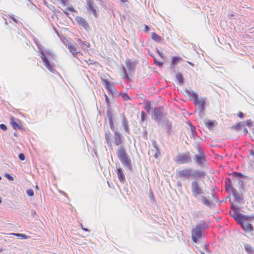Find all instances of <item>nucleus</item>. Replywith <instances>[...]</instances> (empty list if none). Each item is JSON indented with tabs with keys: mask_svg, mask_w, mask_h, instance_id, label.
Instances as JSON below:
<instances>
[{
	"mask_svg": "<svg viewBox=\"0 0 254 254\" xmlns=\"http://www.w3.org/2000/svg\"><path fill=\"white\" fill-rule=\"evenodd\" d=\"M185 93L188 96H191L193 97V103L194 105L198 107L199 115L200 117H203V112L205 108V98L201 97L199 99L197 93L193 90L185 89Z\"/></svg>",
	"mask_w": 254,
	"mask_h": 254,
	"instance_id": "obj_1",
	"label": "nucleus"
},
{
	"mask_svg": "<svg viewBox=\"0 0 254 254\" xmlns=\"http://www.w3.org/2000/svg\"><path fill=\"white\" fill-rule=\"evenodd\" d=\"M209 227L208 224L205 221L202 220L197 224L195 227L192 229L191 238L193 242L197 243L201 239L202 233Z\"/></svg>",
	"mask_w": 254,
	"mask_h": 254,
	"instance_id": "obj_2",
	"label": "nucleus"
},
{
	"mask_svg": "<svg viewBox=\"0 0 254 254\" xmlns=\"http://www.w3.org/2000/svg\"><path fill=\"white\" fill-rule=\"evenodd\" d=\"M117 155L124 167L131 170V160L128 157L126 148L124 146H120L117 149Z\"/></svg>",
	"mask_w": 254,
	"mask_h": 254,
	"instance_id": "obj_3",
	"label": "nucleus"
},
{
	"mask_svg": "<svg viewBox=\"0 0 254 254\" xmlns=\"http://www.w3.org/2000/svg\"><path fill=\"white\" fill-rule=\"evenodd\" d=\"M167 114L163 107H155L152 112L151 118L159 125L167 119Z\"/></svg>",
	"mask_w": 254,
	"mask_h": 254,
	"instance_id": "obj_4",
	"label": "nucleus"
},
{
	"mask_svg": "<svg viewBox=\"0 0 254 254\" xmlns=\"http://www.w3.org/2000/svg\"><path fill=\"white\" fill-rule=\"evenodd\" d=\"M238 206L234 205V204L231 205L230 215L234 219L237 223H242L243 220H250L251 217L248 215H243L240 212Z\"/></svg>",
	"mask_w": 254,
	"mask_h": 254,
	"instance_id": "obj_5",
	"label": "nucleus"
},
{
	"mask_svg": "<svg viewBox=\"0 0 254 254\" xmlns=\"http://www.w3.org/2000/svg\"><path fill=\"white\" fill-rule=\"evenodd\" d=\"M36 44L38 48L39 52L41 54V58L44 64V65L52 73H55L57 72L56 70L54 68V65L50 63L49 60L45 56L44 51L42 49V46L40 44H38L36 42Z\"/></svg>",
	"mask_w": 254,
	"mask_h": 254,
	"instance_id": "obj_6",
	"label": "nucleus"
},
{
	"mask_svg": "<svg viewBox=\"0 0 254 254\" xmlns=\"http://www.w3.org/2000/svg\"><path fill=\"white\" fill-rule=\"evenodd\" d=\"M190 187L192 194L194 197H197L198 195L203 193V189L202 187H200L198 181L195 180L192 181L191 182Z\"/></svg>",
	"mask_w": 254,
	"mask_h": 254,
	"instance_id": "obj_7",
	"label": "nucleus"
},
{
	"mask_svg": "<svg viewBox=\"0 0 254 254\" xmlns=\"http://www.w3.org/2000/svg\"><path fill=\"white\" fill-rule=\"evenodd\" d=\"M198 154L194 155L193 160L198 166L202 167L206 161V158L204 152L201 148L198 147Z\"/></svg>",
	"mask_w": 254,
	"mask_h": 254,
	"instance_id": "obj_8",
	"label": "nucleus"
},
{
	"mask_svg": "<svg viewBox=\"0 0 254 254\" xmlns=\"http://www.w3.org/2000/svg\"><path fill=\"white\" fill-rule=\"evenodd\" d=\"M176 162L177 164H179L191 163L192 159L190 153L188 152L186 153L179 155L177 156Z\"/></svg>",
	"mask_w": 254,
	"mask_h": 254,
	"instance_id": "obj_9",
	"label": "nucleus"
},
{
	"mask_svg": "<svg viewBox=\"0 0 254 254\" xmlns=\"http://www.w3.org/2000/svg\"><path fill=\"white\" fill-rule=\"evenodd\" d=\"M191 172V168H187L177 171V175L179 178H181L183 180H190L192 178Z\"/></svg>",
	"mask_w": 254,
	"mask_h": 254,
	"instance_id": "obj_10",
	"label": "nucleus"
},
{
	"mask_svg": "<svg viewBox=\"0 0 254 254\" xmlns=\"http://www.w3.org/2000/svg\"><path fill=\"white\" fill-rule=\"evenodd\" d=\"M86 8L95 17H98V8L93 0H86Z\"/></svg>",
	"mask_w": 254,
	"mask_h": 254,
	"instance_id": "obj_11",
	"label": "nucleus"
},
{
	"mask_svg": "<svg viewBox=\"0 0 254 254\" xmlns=\"http://www.w3.org/2000/svg\"><path fill=\"white\" fill-rule=\"evenodd\" d=\"M114 133V142L118 146H123L124 142V137L120 131H116Z\"/></svg>",
	"mask_w": 254,
	"mask_h": 254,
	"instance_id": "obj_12",
	"label": "nucleus"
},
{
	"mask_svg": "<svg viewBox=\"0 0 254 254\" xmlns=\"http://www.w3.org/2000/svg\"><path fill=\"white\" fill-rule=\"evenodd\" d=\"M117 176L119 180L122 183L126 181L125 176L124 173V170L120 167L119 163H116Z\"/></svg>",
	"mask_w": 254,
	"mask_h": 254,
	"instance_id": "obj_13",
	"label": "nucleus"
},
{
	"mask_svg": "<svg viewBox=\"0 0 254 254\" xmlns=\"http://www.w3.org/2000/svg\"><path fill=\"white\" fill-rule=\"evenodd\" d=\"M136 64L137 62L136 61L131 62L129 60L126 61V66L130 75L134 74Z\"/></svg>",
	"mask_w": 254,
	"mask_h": 254,
	"instance_id": "obj_14",
	"label": "nucleus"
},
{
	"mask_svg": "<svg viewBox=\"0 0 254 254\" xmlns=\"http://www.w3.org/2000/svg\"><path fill=\"white\" fill-rule=\"evenodd\" d=\"M191 175L192 178L200 179L204 178L206 175V172L201 170H193L192 169Z\"/></svg>",
	"mask_w": 254,
	"mask_h": 254,
	"instance_id": "obj_15",
	"label": "nucleus"
},
{
	"mask_svg": "<svg viewBox=\"0 0 254 254\" xmlns=\"http://www.w3.org/2000/svg\"><path fill=\"white\" fill-rule=\"evenodd\" d=\"M162 127H164L166 129V133L169 136L171 134V132L172 131V123L169 120L168 118L164 120L162 123Z\"/></svg>",
	"mask_w": 254,
	"mask_h": 254,
	"instance_id": "obj_16",
	"label": "nucleus"
},
{
	"mask_svg": "<svg viewBox=\"0 0 254 254\" xmlns=\"http://www.w3.org/2000/svg\"><path fill=\"white\" fill-rule=\"evenodd\" d=\"M121 116L122 118V125L124 127V130L126 132L129 134L130 133V131L128 127V121L127 118L126 117L125 114H122L121 115Z\"/></svg>",
	"mask_w": 254,
	"mask_h": 254,
	"instance_id": "obj_17",
	"label": "nucleus"
},
{
	"mask_svg": "<svg viewBox=\"0 0 254 254\" xmlns=\"http://www.w3.org/2000/svg\"><path fill=\"white\" fill-rule=\"evenodd\" d=\"M103 83H104L105 85V87L107 90H108L112 94H114L115 92L117 91L114 85H113L107 79H103Z\"/></svg>",
	"mask_w": 254,
	"mask_h": 254,
	"instance_id": "obj_18",
	"label": "nucleus"
},
{
	"mask_svg": "<svg viewBox=\"0 0 254 254\" xmlns=\"http://www.w3.org/2000/svg\"><path fill=\"white\" fill-rule=\"evenodd\" d=\"M105 138L106 141V143L108 145V146L110 147H111V149H112V135L110 131L109 130H107L105 131Z\"/></svg>",
	"mask_w": 254,
	"mask_h": 254,
	"instance_id": "obj_19",
	"label": "nucleus"
},
{
	"mask_svg": "<svg viewBox=\"0 0 254 254\" xmlns=\"http://www.w3.org/2000/svg\"><path fill=\"white\" fill-rule=\"evenodd\" d=\"M245 220H243V222L240 223H238L239 224L241 227L245 230H247L249 231H253L254 230L253 225L248 222H245Z\"/></svg>",
	"mask_w": 254,
	"mask_h": 254,
	"instance_id": "obj_20",
	"label": "nucleus"
},
{
	"mask_svg": "<svg viewBox=\"0 0 254 254\" xmlns=\"http://www.w3.org/2000/svg\"><path fill=\"white\" fill-rule=\"evenodd\" d=\"M107 116L108 121H114L115 118V115L114 114V111L111 108V106H108L107 108Z\"/></svg>",
	"mask_w": 254,
	"mask_h": 254,
	"instance_id": "obj_21",
	"label": "nucleus"
},
{
	"mask_svg": "<svg viewBox=\"0 0 254 254\" xmlns=\"http://www.w3.org/2000/svg\"><path fill=\"white\" fill-rule=\"evenodd\" d=\"M225 190L227 191H231L233 192V190L235 189L234 188L232 187V182L229 178H227L225 180Z\"/></svg>",
	"mask_w": 254,
	"mask_h": 254,
	"instance_id": "obj_22",
	"label": "nucleus"
},
{
	"mask_svg": "<svg viewBox=\"0 0 254 254\" xmlns=\"http://www.w3.org/2000/svg\"><path fill=\"white\" fill-rule=\"evenodd\" d=\"M76 21L79 25L82 26L84 28L88 26V24L86 22V20L82 17H77L76 18Z\"/></svg>",
	"mask_w": 254,
	"mask_h": 254,
	"instance_id": "obj_23",
	"label": "nucleus"
},
{
	"mask_svg": "<svg viewBox=\"0 0 254 254\" xmlns=\"http://www.w3.org/2000/svg\"><path fill=\"white\" fill-rule=\"evenodd\" d=\"M67 48L69 49V51L72 54L74 57H77V54L79 52L77 51V48L76 46L70 44L68 45Z\"/></svg>",
	"mask_w": 254,
	"mask_h": 254,
	"instance_id": "obj_24",
	"label": "nucleus"
},
{
	"mask_svg": "<svg viewBox=\"0 0 254 254\" xmlns=\"http://www.w3.org/2000/svg\"><path fill=\"white\" fill-rule=\"evenodd\" d=\"M205 124L209 130H212L215 126V122L211 120L205 121Z\"/></svg>",
	"mask_w": 254,
	"mask_h": 254,
	"instance_id": "obj_25",
	"label": "nucleus"
},
{
	"mask_svg": "<svg viewBox=\"0 0 254 254\" xmlns=\"http://www.w3.org/2000/svg\"><path fill=\"white\" fill-rule=\"evenodd\" d=\"M200 200L202 201V203L209 207H210L211 206V201L207 199L206 197H205L204 196L201 195L200 196Z\"/></svg>",
	"mask_w": 254,
	"mask_h": 254,
	"instance_id": "obj_26",
	"label": "nucleus"
},
{
	"mask_svg": "<svg viewBox=\"0 0 254 254\" xmlns=\"http://www.w3.org/2000/svg\"><path fill=\"white\" fill-rule=\"evenodd\" d=\"M77 43L79 45L82 46V48L87 49L90 47V44L89 43L87 42H83L80 39H78Z\"/></svg>",
	"mask_w": 254,
	"mask_h": 254,
	"instance_id": "obj_27",
	"label": "nucleus"
},
{
	"mask_svg": "<svg viewBox=\"0 0 254 254\" xmlns=\"http://www.w3.org/2000/svg\"><path fill=\"white\" fill-rule=\"evenodd\" d=\"M246 126L245 122H240L233 127V128L237 131H239Z\"/></svg>",
	"mask_w": 254,
	"mask_h": 254,
	"instance_id": "obj_28",
	"label": "nucleus"
},
{
	"mask_svg": "<svg viewBox=\"0 0 254 254\" xmlns=\"http://www.w3.org/2000/svg\"><path fill=\"white\" fill-rule=\"evenodd\" d=\"M232 193L235 198V200L236 201L239 202L242 199V197L240 194H238L237 190L234 189Z\"/></svg>",
	"mask_w": 254,
	"mask_h": 254,
	"instance_id": "obj_29",
	"label": "nucleus"
},
{
	"mask_svg": "<svg viewBox=\"0 0 254 254\" xmlns=\"http://www.w3.org/2000/svg\"><path fill=\"white\" fill-rule=\"evenodd\" d=\"M10 235H13L18 237L19 239L24 240L27 239L29 237L25 234H21V233H10Z\"/></svg>",
	"mask_w": 254,
	"mask_h": 254,
	"instance_id": "obj_30",
	"label": "nucleus"
},
{
	"mask_svg": "<svg viewBox=\"0 0 254 254\" xmlns=\"http://www.w3.org/2000/svg\"><path fill=\"white\" fill-rule=\"evenodd\" d=\"M151 38L156 42L160 43L161 42L162 38L160 36L153 32L151 35Z\"/></svg>",
	"mask_w": 254,
	"mask_h": 254,
	"instance_id": "obj_31",
	"label": "nucleus"
},
{
	"mask_svg": "<svg viewBox=\"0 0 254 254\" xmlns=\"http://www.w3.org/2000/svg\"><path fill=\"white\" fill-rule=\"evenodd\" d=\"M244 247L245 249V251L249 254H254V251L252 247L249 244H245L244 245Z\"/></svg>",
	"mask_w": 254,
	"mask_h": 254,
	"instance_id": "obj_32",
	"label": "nucleus"
},
{
	"mask_svg": "<svg viewBox=\"0 0 254 254\" xmlns=\"http://www.w3.org/2000/svg\"><path fill=\"white\" fill-rule=\"evenodd\" d=\"M176 77L180 84L184 82V77L181 73H178L176 74Z\"/></svg>",
	"mask_w": 254,
	"mask_h": 254,
	"instance_id": "obj_33",
	"label": "nucleus"
},
{
	"mask_svg": "<svg viewBox=\"0 0 254 254\" xmlns=\"http://www.w3.org/2000/svg\"><path fill=\"white\" fill-rule=\"evenodd\" d=\"M180 61H182V59L179 57H174L172 59L171 64H176Z\"/></svg>",
	"mask_w": 254,
	"mask_h": 254,
	"instance_id": "obj_34",
	"label": "nucleus"
},
{
	"mask_svg": "<svg viewBox=\"0 0 254 254\" xmlns=\"http://www.w3.org/2000/svg\"><path fill=\"white\" fill-rule=\"evenodd\" d=\"M11 123L12 124V126L14 129H16L18 128L20 129L22 128L21 126L18 125L16 122H15L13 119L11 120Z\"/></svg>",
	"mask_w": 254,
	"mask_h": 254,
	"instance_id": "obj_35",
	"label": "nucleus"
},
{
	"mask_svg": "<svg viewBox=\"0 0 254 254\" xmlns=\"http://www.w3.org/2000/svg\"><path fill=\"white\" fill-rule=\"evenodd\" d=\"M142 136L145 140H147V139H148L147 130L146 127H143V129L142 133Z\"/></svg>",
	"mask_w": 254,
	"mask_h": 254,
	"instance_id": "obj_36",
	"label": "nucleus"
},
{
	"mask_svg": "<svg viewBox=\"0 0 254 254\" xmlns=\"http://www.w3.org/2000/svg\"><path fill=\"white\" fill-rule=\"evenodd\" d=\"M110 127L111 129L115 133L116 131H118L117 129L115 128V127L114 124V121H109Z\"/></svg>",
	"mask_w": 254,
	"mask_h": 254,
	"instance_id": "obj_37",
	"label": "nucleus"
},
{
	"mask_svg": "<svg viewBox=\"0 0 254 254\" xmlns=\"http://www.w3.org/2000/svg\"><path fill=\"white\" fill-rule=\"evenodd\" d=\"M233 175L235 178H243L244 175L240 172H235L233 173Z\"/></svg>",
	"mask_w": 254,
	"mask_h": 254,
	"instance_id": "obj_38",
	"label": "nucleus"
},
{
	"mask_svg": "<svg viewBox=\"0 0 254 254\" xmlns=\"http://www.w3.org/2000/svg\"><path fill=\"white\" fill-rule=\"evenodd\" d=\"M151 143H152V144L153 147L156 149V150L157 151L159 152V148L158 145L157 144V141L153 139L151 140Z\"/></svg>",
	"mask_w": 254,
	"mask_h": 254,
	"instance_id": "obj_39",
	"label": "nucleus"
},
{
	"mask_svg": "<svg viewBox=\"0 0 254 254\" xmlns=\"http://www.w3.org/2000/svg\"><path fill=\"white\" fill-rule=\"evenodd\" d=\"M123 70L124 72V78L128 80H130L128 74L127 73V70L125 67H123Z\"/></svg>",
	"mask_w": 254,
	"mask_h": 254,
	"instance_id": "obj_40",
	"label": "nucleus"
},
{
	"mask_svg": "<svg viewBox=\"0 0 254 254\" xmlns=\"http://www.w3.org/2000/svg\"><path fill=\"white\" fill-rule=\"evenodd\" d=\"M120 95H121L124 100L127 101L129 99V97L127 95V93H120Z\"/></svg>",
	"mask_w": 254,
	"mask_h": 254,
	"instance_id": "obj_41",
	"label": "nucleus"
},
{
	"mask_svg": "<svg viewBox=\"0 0 254 254\" xmlns=\"http://www.w3.org/2000/svg\"><path fill=\"white\" fill-rule=\"evenodd\" d=\"M144 109L146 110V111L148 112H149L150 109H151V104L149 102H147L145 105Z\"/></svg>",
	"mask_w": 254,
	"mask_h": 254,
	"instance_id": "obj_42",
	"label": "nucleus"
},
{
	"mask_svg": "<svg viewBox=\"0 0 254 254\" xmlns=\"http://www.w3.org/2000/svg\"><path fill=\"white\" fill-rule=\"evenodd\" d=\"M146 117V114L144 112H142L141 113V123L144 122L145 120Z\"/></svg>",
	"mask_w": 254,
	"mask_h": 254,
	"instance_id": "obj_43",
	"label": "nucleus"
},
{
	"mask_svg": "<svg viewBox=\"0 0 254 254\" xmlns=\"http://www.w3.org/2000/svg\"><path fill=\"white\" fill-rule=\"evenodd\" d=\"M26 193L28 195L30 196H32L34 195V191L32 190H28L27 191H26Z\"/></svg>",
	"mask_w": 254,
	"mask_h": 254,
	"instance_id": "obj_44",
	"label": "nucleus"
},
{
	"mask_svg": "<svg viewBox=\"0 0 254 254\" xmlns=\"http://www.w3.org/2000/svg\"><path fill=\"white\" fill-rule=\"evenodd\" d=\"M245 122L246 124V126H247L249 127H252L253 125V122L250 120H247V121H246Z\"/></svg>",
	"mask_w": 254,
	"mask_h": 254,
	"instance_id": "obj_45",
	"label": "nucleus"
},
{
	"mask_svg": "<svg viewBox=\"0 0 254 254\" xmlns=\"http://www.w3.org/2000/svg\"><path fill=\"white\" fill-rule=\"evenodd\" d=\"M5 178L8 179L9 181H13V178L12 176H11L10 174L6 173L5 174Z\"/></svg>",
	"mask_w": 254,
	"mask_h": 254,
	"instance_id": "obj_46",
	"label": "nucleus"
},
{
	"mask_svg": "<svg viewBox=\"0 0 254 254\" xmlns=\"http://www.w3.org/2000/svg\"><path fill=\"white\" fill-rule=\"evenodd\" d=\"M154 64L156 65L159 66H162L163 65V62H161L158 61L156 60H154Z\"/></svg>",
	"mask_w": 254,
	"mask_h": 254,
	"instance_id": "obj_47",
	"label": "nucleus"
},
{
	"mask_svg": "<svg viewBox=\"0 0 254 254\" xmlns=\"http://www.w3.org/2000/svg\"><path fill=\"white\" fill-rule=\"evenodd\" d=\"M18 158L20 160L24 161L25 159V156L23 153H20L18 155Z\"/></svg>",
	"mask_w": 254,
	"mask_h": 254,
	"instance_id": "obj_48",
	"label": "nucleus"
},
{
	"mask_svg": "<svg viewBox=\"0 0 254 254\" xmlns=\"http://www.w3.org/2000/svg\"><path fill=\"white\" fill-rule=\"evenodd\" d=\"M0 128L2 130L5 131L7 130V127L3 124H0Z\"/></svg>",
	"mask_w": 254,
	"mask_h": 254,
	"instance_id": "obj_49",
	"label": "nucleus"
},
{
	"mask_svg": "<svg viewBox=\"0 0 254 254\" xmlns=\"http://www.w3.org/2000/svg\"><path fill=\"white\" fill-rule=\"evenodd\" d=\"M105 98H106V102L107 103V106H110V100H109V99L108 98V96L106 95H105Z\"/></svg>",
	"mask_w": 254,
	"mask_h": 254,
	"instance_id": "obj_50",
	"label": "nucleus"
},
{
	"mask_svg": "<svg viewBox=\"0 0 254 254\" xmlns=\"http://www.w3.org/2000/svg\"><path fill=\"white\" fill-rule=\"evenodd\" d=\"M66 9L70 12H74L75 11V9L73 7H68Z\"/></svg>",
	"mask_w": 254,
	"mask_h": 254,
	"instance_id": "obj_51",
	"label": "nucleus"
},
{
	"mask_svg": "<svg viewBox=\"0 0 254 254\" xmlns=\"http://www.w3.org/2000/svg\"><path fill=\"white\" fill-rule=\"evenodd\" d=\"M149 30H150L149 27L146 25H145L144 31L146 32H148L149 31Z\"/></svg>",
	"mask_w": 254,
	"mask_h": 254,
	"instance_id": "obj_52",
	"label": "nucleus"
},
{
	"mask_svg": "<svg viewBox=\"0 0 254 254\" xmlns=\"http://www.w3.org/2000/svg\"><path fill=\"white\" fill-rule=\"evenodd\" d=\"M157 52L161 58H162V59L164 58H163V53L162 52H160L159 50H157Z\"/></svg>",
	"mask_w": 254,
	"mask_h": 254,
	"instance_id": "obj_53",
	"label": "nucleus"
},
{
	"mask_svg": "<svg viewBox=\"0 0 254 254\" xmlns=\"http://www.w3.org/2000/svg\"><path fill=\"white\" fill-rule=\"evenodd\" d=\"M238 116L240 118H243L244 117V115L242 112H240L238 114Z\"/></svg>",
	"mask_w": 254,
	"mask_h": 254,
	"instance_id": "obj_54",
	"label": "nucleus"
},
{
	"mask_svg": "<svg viewBox=\"0 0 254 254\" xmlns=\"http://www.w3.org/2000/svg\"><path fill=\"white\" fill-rule=\"evenodd\" d=\"M61 2L64 5H66V3L67 1V0H60Z\"/></svg>",
	"mask_w": 254,
	"mask_h": 254,
	"instance_id": "obj_55",
	"label": "nucleus"
},
{
	"mask_svg": "<svg viewBox=\"0 0 254 254\" xmlns=\"http://www.w3.org/2000/svg\"><path fill=\"white\" fill-rule=\"evenodd\" d=\"M204 250L207 252L208 251V246L206 244H204Z\"/></svg>",
	"mask_w": 254,
	"mask_h": 254,
	"instance_id": "obj_56",
	"label": "nucleus"
},
{
	"mask_svg": "<svg viewBox=\"0 0 254 254\" xmlns=\"http://www.w3.org/2000/svg\"><path fill=\"white\" fill-rule=\"evenodd\" d=\"M44 52L45 54H46L47 55H52V52L49 51L45 50V51H44Z\"/></svg>",
	"mask_w": 254,
	"mask_h": 254,
	"instance_id": "obj_57",
	"label": "nucleus"
},
{
	"mask_svg": "<svg viewBox=\"0 0 254 254\" xmlns=\"http://www.w3.org/2000/svg\"><path fill=\"white\" fill-rule=\"evenodd\" d=\"M10 18L13 20L15 22H17L18 21L15 18H14L13 16H10Z\"/></svg>",
	"mask_w": 254,
	"mask_h": 254,
	"instance_id": "obj_58",
	"label": "nucleus"
},
{
	"mask_svg": "<svg viewBox=\"0 0 254 254\" xmlns=\"http://www.w3.org/2000/svg\"><path fill=\"white\" fill-rule=\"evenodd\" d=\"M239 184H240V186H243L244 185V182L241 181V180H239Z\"/></svg>",
	"mask_w": 254,
	"mask_h": 254,
	"instance_id": "obj_59",
	"label": "nucleus"
},
{
	"mask_svg": "<svg viewBox=\"0 0 254 254\" xmlns=\"http://www.w3.org/2000/svg\"><path fill=\"white\" fill-rule=\"evenodd\" d=\"M243 131L245 133H247L248 132V129L246 128H244L243 129Z\"/></svg>",
	"mask_w": 254,
	"mask_h": 254,
	"instance_id": "obj_60",
	"label": "nucleus"
},
{
	"mask_svg": "<svg viewBox=\"0 0 254 254\" xmlns=\"http://www.w3.org/2000/svg\"><path fill=\"white\" fill-rule=\"evenodd\" d=\"M82 230H83L84 231H85L86 232L89 231V230L87 228H84L82 226Z\"/></svg>",
	"mask_w": 254,
	"mask_h": 254,
	"instance_id": "obj_61",
	"label": "nucleus"
},
{
	"mask_svg": "<svg viewBox=\"0 0 254 254\" xmlns=\"http://www.w3.org/2000/svg\"><path fill=\"white\" fill-rule=\"evenodd\" d=\"M174 65H175V64H171V69H175Z\"/></svg>",
	"mask_w": 254,
	"mask_h": 254,
	"instance_id": "obj_62",
	"label": "nucleus"
},
{
	"mask_svg": "<svg viewBox=\"0 0 254 254\" xmlns=\"http://www.w3.org/2000/svg\"><path fill=\"white\" fill-rule=\"evenodd\" d=\"M191 131H192V132H193V130L195 129V127H194V126H193V127H191Z\"/></svg>",
	"mask_w": 254,
	"mask_h": 254,
	"instance_id": "obj_63",
	"label": "nucleus"
},
{
	"mask_svg": "<svg viewBox=\"0 0 254 254\" xmlns=\"http://www.w3.org/2000/svg\"><path fill=\"white\" fill-rule=\"evenodd\" d=\"M188 63L190 65H191L192 66H194V64L191 62H188Z\"/></svg>",
	"mask_w": 254,
	"mask_h": 254,
	"instance_id": "obj_64",
	"label": "nucleus"
}]
</instances>
